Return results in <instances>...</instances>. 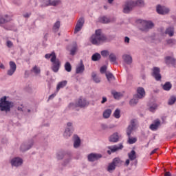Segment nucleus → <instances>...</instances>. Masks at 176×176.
Segmentation results:
<instances>
[{
	"mask_svg": "<svg viewBox=\"0 0 176 176\" xmlns=\"http://www.w3.org/2000/svg\"><path fill=\"white\" fill-rule=\"evenodd\" d=\"M172 87L173 85H171V83L170 82H167L163 85L162 89H164L166 91H168L171 90Z\"/></svg>",
	"mask_w": 176,
	"mask_h": 176,
	"instance_id": "c9c22d12",
	"label": "nucleus"
},
{
	"mask_svg": "<svg viewBox=\"0 0 176 176\" xmlns=\"http://www.w3.org/2000/svg\"><path fill=\"white\" fill-rule=\"evenodd\" d=\"M65 69L67 72H71V71H72V66H71V63H69V62H67L65 64Z\"/></svg>",
	"mask_w": 176,
	"mask_h": 176,
	"instance_id": "ea45409f",
	"label": "nucleus"
},
{
	"mask_svg": "<svg viewBox=\"0 0 176 176\" xmlns=\"http://www.w3.org/2000/svg\"><path fill=\"white\" fill-rule=\"evenodd\" d=\"M128 157L129 160L131 162L137 159V153H135V151L132 150L130 153H129Z\"/></svg>",
	"mask_w": 176,
	"mask_h": 176,
	"instance_id": "393cba45",
	"label": "nucleus"
},
{
	"mask_svg": "<svg viewBox=\"0 0 176 176\" xmlns=\"http://www.w3.org/2000/svg\"><path fill=\"white\" fill-rule=\"evenodd\" d=\"M120 137H122V135H120L119 133L116 132L109 137V140L110 142H118Z\"/></svg>",
	"mask_w": 176,
	"mask_h": 176,
	"instance_id": "6ab92c4d",
	"label": "nucleus"
},
{
	"mask_svg": "<svg viewBox=\"0 0 176 176\" xmlns=\"http://www.w3.org/2000/svg\"><path fill=\"white\" fill-rule=\"evenodd\" d=\"M32 72H34L36 75H39V74H41V67L38 66L33 67Z\"/></svg>",
	"mask_w": 176,
	"mask_h": 176,
	"instance_id": "e433bc0d",
	"label": "nucleus"
},
{
	"mask_svg": "<svg viewBox=\"0 0 176 176\" xmlns=\"http://www.w3.org/2000/svg\"><path fill=\"white\" fill-rule=\"evenodd\" d=\"M0 68L1 69H5V65H3V64H0Z\"/></svg>",
	"mask_w": 176,
	"mask_h": 176,
	"instance_id": "338daca9",
	"label": "nucleus"
},
{
	"mask_svg": "<svg viewBox=\"0 0 176 176\" xmlns=\"http://www.w3.org/2000/svg\"><path fill=\"white\" fill-rule=\"evenodd\" d=\"M61 25V22L60 21H56L53 25L52 30L54 32H58L60 30V27Z\"/></svg>",
	"mask_w": 176,
	"mask_h": 176,
	"instance_id": "bb28decb",
	"label": "nucleus"
},
{
	"mask_svg": "<svg viewBox=\"0 0 176 176\" xmlns=\"http://www.w3.org/2000/svg\"><path fill=\"white\" fill-rule=\"evenodd\" d=\"M113 116L116 119H119L120 118V110L118 109H116L113 113Z\"/></svg>",
	"mask_w": 176,
	"mask_h": 176,
	"instance_id": "09e8293b",
	"label": "nucleus"
},
{
	"mask_svg": "<svg viewBox=\"0 0 176 176\" xmlns=\"http://www.w3.org/2000/svg\"><path fill=\"white\" fill-rule=\"evenodd\" d=\"M156 10L159 14H168L170 13V8L160 5L157 6Z\"/></svg>",
	"mask_w": 176,
	"mask_h": 176,
	"instance_id": "9d476101",
	"label": "nucleus"
},
{
	"mask_svg": "<svg viewBox=\"0 0 176 176\" xmlns=\"http://www.w3.org/2000/svg\"><path fill=\"white\" fill-rule=\"evenodd\" d=\"M6 45L8 47H13V43L10 41H7Z\"/></svg>",
	"mask_w": 176,
	"mask_h": 176,
	"instance_id": "13d9d810",
	"label": "nucleus"
},
{
	"mask_svg": "<svg viewBox=\"0 0 176 176\" xmlns=\"http://www.w3.org/2000/svg\"><path fill=\"white\" fill-rule=\"evenodd\" d=\"M112 113V110L111 109H107L103 111V118L104 119H108L111 114Z\"/></svg>",
	"mask_w": 176,
	"mask_h": 176,
	"instance_id": "7c9ffc66",
	"label": "nucleus"
},
{
	"mask_svg": "<svg viewBox=\"0 0 176 176\" xmlns=\"http://www.w3.org/2000/svg\"><path fill=\"white\" fill-rule=\"evenodd\" d=\"M67 80H63L58 83L56 86V92L58 93L60 91V89H64L67 86Z\"/></svg>",
	"mask_w": 176,
	"mask_h": 176,
	"instance_id": "5701e85b",
	"label": "nucleus"
},
{
	"mask_svg": "<svg viewBox=\"0 0 176 176\" xmlns=\"http://www.w3.org/2000/svg\"><path fill=\"white\" fill-rule=\"evenodd\" d=\"M85 72V65H83V62H80V63L76 66V74H83Z\"/></svg>",
	"mask_w": 176,
	"mask_h": 176,
	"instance_id": "412c9836",
	"label": "nucleus"
},
{
	"mask_svg": "<svg viewBox=\"0 0 176 176\" xmlns=\"http://www.w3.org/2000/svg\"><path fill=\"white\" fill-rule=\"evenodd\" d=\"M142 24L144 27V30H151L155 27V24H153V22L151 21H143Z\"/></svg>",
	"mask_w": 176,
	"mask_h": 176,
	"instance_id": "f3484780",
	"label": "nucleus"
},
{
	"mask_svg": "<svg viewBox=\"0 0 176 176\" xmlns=\"http://www.w3.org/2000/svg\"><path fill=\"white\" fill-rule=\"evenodd\" d=\"M140 100V98H137L135 96V95L133 96V98H132L129 104L130 105H131L132 107H134V105H136V104H138V100Z\"/></svg>",
	"mask_w": 176,
	"mask_h": 176,
	"instance_id": "f704fd0d",
	"label": "nucleus"
},
{
	"mask_svg": "<svg viewBox=\"0 0 176 176\" xmlns=\"http://www.w3.org/2000/svg\"><path fill=\"white\" fill-rule=\"evenodd\" d=\"M99 21L103 24H107V23H109V19L106 16H102L99 18Z\"/></svg>",
	"mask_w": 176,
	"mask_h": 176,
	"instance_id": "4c0bfd02",
	"label": "nucleus"
},
{
	"mask_svg": "<svg viewBox=\"0 0 176 176\" xmlns=\"http://www.w3.org/2000/svg\"><path fill=\"white\" fill-rule=\"evenodd\" d=\"M32 145H34V141L30 140L27 142H24L21 145L20 149L22 152H25V151H28V149H31L32 147Z\"/></svg>",
	"mask_w": 176,
	"mask_h": 176,
	"instance_id": "f8f14e48",
	"label": "nucleus"
},
{
	"mask_svg": "<svg viewBox=\"0 0 176 176\" xmlns=\"http://www.w3.org/2000/svg\"><path fill=\"white\" fill-rule=\"evenodd\" d=\"M71 135H72V131H71V129H69V128H65L63 133L64 138L68 139Z\"/></svg>",
	"mask_w": 176,
	"mask_h": 176,
	"instance_id": "cd10ccee",
	"label": "nucleus"
},
{
	"mask_svg": "<svg viewBox=\"0 0 176 176\" xmlns=\"http://www.w3.org/2000/svg\"><path fill=\"white\" fill-rule=\"evenodd\" d=\"M89 102L85 98L80 97L76 103H70L68 106L69 109H75L80 107V108H85L88 107Z\"/></svg>",
	"mask_w": 176,
	"mask_h": 176,
	"instance_id": "20e7f679",
	"label": "nucleus"
},
{
	"mask_svg": "<svg viewBox=\"0 0 176 176\" xmlns=\"http://www.w3.org/2000/svg\"><path fill=\"white\" fill-rule=\"evenodd\" d=\"M133 130H135V121H134V120H132L131 121V124L128 126L126 129V134L128 135L127 142L130 145L135 144L137 142V138L131 137V133H133Z\"/></svg>",
	"mask_w": 176,
	"mask_h": 176,
	"instance_id": "7ed1b4c3",
	"label": "nucleus"
},
{
	"mask_svg": "<svg viewBox=\"0 0 176 176\" xmlns=\"http://www.w3.org/2000/svg\"><path fill=\"white\" fill-rule=\"evenodd\" d=\"M51 63H52V69L53 72H58V69H60V65L61 63L60 60L56 58V56H54L50 60Z\"/></svg>",
	"mask_w": 176,
	"mask_h": 176,
	"instance_id": "39448f33",
	"label": "nucleus"
},
{
	"mask_svg": "<svg viewBox=\"0 0 176 176\" xmlns=\"http://www.w3.org/2000/svg\"><path fill=\"white\" fill-rule=\"evenodd\" d=\"M119 163H120V159L114 158L113 160V162L109 164V166L107 167V171H109V173H112V171L115 170L116 166H118V164H119Z\"/></svg>",
	"mask_w": 176,
	"mask_h": 176,
	"instance_id": "1a4fd4ad",
	"label": "nucleus"
},
{
	"mask_svg": "<svg viewBox=\"0 0 176 176\" xmlns=\"http://www.w3.org/2000/svg\"><path fill=\"white\" fill-rule=\"evenodd\" d=\"M164 176H171V173H170V172H166Z\"/></svg>",
	"mask_w": 176,
	"mask_h": 176,
	"instance_id": "774afa93",
	"label": "nucleus"
},
{
	"mask_svg": "<svg viewBox=\"0 0 176 176\" xmlns=\"http://www.w3.org/2000/svg\"><path fill=\"white\" fill-rule=\"evenodd\" d=\"M12 16L6 15L4 18L0 16V25L3 24L5 23H9V21H12Z\"/></svg>",
	"mask_w": 176,
	"mask_h": 176,
	"instance_id": "4be33fe9",
	"label": "nucleus"
},
{
	"mask_svg": "<svg viewBox=\"0 0 176 176\" xmlns=\"http://www.w3.org/2000/svg\"><path fill=\"white\" fill-rule=\"evenodd\" d=\"M56 97V94H52L49 96L48 99L52 100V98H54Z\"/></svg>",
	"mask_w": 176,
	"mask_h": 176,
	"instance_id": "680f3d73",
	"label": "nucleus"
},
{
	"mask_svg": "<svg viewBox=\"0 0 176 176\" xmlns=\"http://www.w3.org/2000/svg\"><path fill=\"white\" fill-rule=\"evenodd\" d=\"M71 160H72V158L71 157H68L67 158L65 159L62 163V166H63L64 167H65V166H68V164L71 163Z\"/></svg>",
	"mask_w": 176,
	"mask_h": 176,
	"instance_id": "58836bf2",
	"label": "nucleus"
},
{
	"mask_svg": "<svg viewBox=\"0 0 176 176\" xmlns=\"http://www.w3.org/2000/svg\"><path fill=\"white\" fill-rule=\"evenodd\" d=\"M14 107L13 102L8 100L6 96L0 98V111L1 112H10V109Z\"/></svg>",
	"mask_w": 176,
	"mask_h": 176,
	"instance_id": "f03ea898",
	"label": "nucleus"
},
{
	"mask_svg": "<svg viewBox=\"0 0 176 176\" xmlns=\"http://www.w3.org/2000/svg\"><path fill=\"white\" fill-rule=\"evenodd\" d=\"M84 24H85V19L82 17L80 18L78 20L77 23L76 25V27L74 29V34H78V32H79V31H80L82 28H83Z\"/></svg>",
	"mask_w": 176,
	"mask_h": 176,
	"instance_id": "9b49d317",
	"label": "nucleus"
},
{
	"mask_svg": "<svg viewBox=\"0 0 176 176\" xmlns=\"http://www.w3.org/2000/svg\"><path fill=\"white\" fill-rule=\"evenodd\" d=\"M106 77H107V79L109 82H111V80H113V79H115V77L113 76V74H112L110 72H107L106 73Z\"/></svg>",
	"mask_w": 176,
	"mask_h": 176,
	"instance_id": "c03bdc74",
	"label": "nucleus"
},
{
	"mask_svg": "<svg viewBox=\"0 0 176 176\" xmlns=\"http://www.w3.org/2000/svg\"><path fill=\"white\" fill-rule=\"evenodd\" d=\"M157 151V148H155L154 150H153V151L151 152L150 155H153L154 153H156Z\"/></svg>",
	"mask_w": 176,
	"mask_h": 176,
	"instance_id": "e2e57ef3",
	"label": "nucleus"
},
{
	"mask_svg": "<svg viewBox=\"0 0 176 176\" xmlns=\"http://www.w3.org/2000/svg\"><path fill=\"white\" fill-rule=\"evenodd\" d=\"M165 63L168 65H169V64H171L172 65H174V64H175V58H174L171 56H166L165 58Z\"/></svg>",
	"mask_w": 176,
	"mask_h": 176,
	"instance_id": "a878e982",
	"label": "nucleus"
},
{
	"mask_svg": "<svg viewBox=\"0 0 176 176\" xmlns=\"http://www.w3.org/2000/svg\"><path fill=\"white\" fill-rule=\"evenodd\" d=\"M133 8H134V1H126L123 6V12L126 14L129 13L133 10Z\"/></svg>",
	"mask_w": 176,
	"mask_h": 176,
	"instance_id": "6e6552de",
	"label": "nucleus"
},
{
	"mask_svg": "<svg viewBox=\"0 0 176 176\" xmlns=\"http://www.w3.org/2000/svg\"><path fill=\"white\" fill-rule=\"evenodd\" d=\"M73 141H74V148L78 149L79 146H80V138L78 136V135H74L73 136Z\"/></svg>",
	"mask_w": 176,
	"mask_h": 176,
	"instance_id": "a211bd4d",
	"label": "nucleus"
},
{
	"mask_svg": "<svg viewBox=\"0 0 176 176\" xmlns=\"http://www.w3.org/2000/svg\"><path fill=\"white\" fill-rule=\"evenodd\" d=\"M107 41V36L102 34L101 32V30H97L95 32V34H93L90 38V42L92 45H101V43H104Z\"/></svg>",
	"mask_w": 176,
	"mask_h": 176,
	"instance_id": "f257e3e1",
	"label": "nucleus"
},
{
	"mask_svg": "<svg viewBox=\"0 0 176 176\" xmlns=\"http://www.w3.org/2000/svg\"><path fill=\"white\" fill-rule=\"evenodd\" d=\"M17 110L19 111V112H23V113H30L31 112V110L27 109V107H24L23 104L18 107Z\"/></svg>",
	"mask_w": 176,
	"mask_h": 176,
	"instance_id": "c85d7f7f",
	"label": "nucleus"
},
{
	"mask_svg": "<svg viewBox=\"0 0 176 176\" xmlns=\"http://www.w3.org/2000/svg\"><path fill=\"white\" fill-rule=\"evenodd\" d=\"M10 69L7 72V75L9 76H12L14 72H16V69L17 68V66L16 65V63L13 61L10 62Z\"/></svg>",
	"mask_w": 176,
	"mask_h": 176,
	"instance_id": "4468645a",
	"label": "nucleus"
},
{
	"mask_svg": "<svg viewBox=\"0 0 176 176\" xmlns=\"http://www.w3.org/2000/svg\"><path fill=\"white\" fill-rule=\"evenodd\" d=\"M107 153L111 155V153H115V152H118V151H122L123 149V144L120 143L117 145L109 146L108 147Z\"/></svg>",
	"mask_w": 176,
	"mask_h": 176,
	"instance_id": "0eeeda50",
	"label": "nucleus"
},
{
	"mask_svg": "<svg viewBox=\"0 0 176 176\" xmlns=\"http://www.w3.org/2000/svg\"><path fill=\"white\" fill-rule=\"evenodd\" d=\"M109 58L110 63L112 64H118V61L116 60V55L113 53H111L109 56Z\"/></svg>",
	"mask_w": 176,
	"mask_h": 176,
	"instance_id": "c756f323",
	"label": "nucleus"
},
{
	"mask_svg": "<svg viewBox=\"0 0 176 176\" xmlns=\"http://www.w3.org/2000/svg\"><path fill=\"white\" fill-rule=\"evenodd\" d=\"M67 154L64 151H59L56 153L57 160H63V157H65Z\"/></svg>",
	"mask_w": 176,
	"mask_h": 176,
	"instance_id": "2f4dec72",
	"label": "nucleus"
},
{
	"mask_svg": "<svg viewBox=\"0 0 176 176\" xmlns=\"http://www.w3.org/2000/svg\"><path fill=\"white\" fill-rule=\"evenodd\" d=\"M78 49V47L76 46V44H75V45L72 48V50H70V54L72 56H74L75 53H76V50Z\"/></svg>",
	"mask_w": 176,
	"mask_h": 176,
	"instance_id": "603ef678",
	"label": "nucleus"
},
{
	"mask_svg": "<svg viewBox=\"0 0 176 176\" xmlns=\"http://www.w3.org/2000/svg\"><path fill=\"white\" fill-rule=\"evenodd\" d=\"M47 6H52V0H45L43 4L41 5V8H46Z\"/></svg>",
	"mask_w": 176,
	"mask_h": 176,
	"instance_id": "a18cd8bd",
	"label": "nucleus"
},
{
	"mask_svg": "<svg viewBox=\"0 0 176 176\" xmlns=\"http://www.w3.org/2000/svg\"><path fill=\"white\" fill-rule=\"evenodd\" d=\"M53 57H55V58H57V56H56V53L54 52H52L51 54H46L45 55V58H47V59H49V58H53Z\"/></svg>",
	"mask_w": 176,
	"mask_h": 176,
	"instance_id": "de8ad7c7",
	"label": "nucleus"
},
{
	"mask_svg": "<svg viewBox=\"0 0 176 176\" xmlns=\"http://www.w3.org/2000/svg\"><path fill=\"white\" fill-rule=\"evenodd\" d=\"M107 101H108V99H107V97H102L101 104H105V102H107Z\"/></svg>",
	"mask_w": 176,
	"mask_h": 176,
	"instance_id": "bf43d9fd",
	"label": "nucleus"
},
{
	"mask_svg": "<svg viewBox=\"0 0 176 176\" xmlns=\"http://www.w3.org/2000/svg\"><path fill=\"white\" fill-rule=\"evenodd\" d=\"M144 5H145L144 0H138L134 1V6H144Z\"/></svg>",
	"mask_w": 176,
	"mask_h": 176,
	"instance_id": "49530a36",
	"label": "nucleus"
},
{
	"mask_svg": "<svg viewBox=\"0 0 176 176\" xmlns=\"http://www.w3.org/2000/svg\"><path fill=\"white\" fill-rule=\"evenodd\" d=\"M135 96L140 100L144 98L145 97V89L141 87H138L137 94Z\"/></svg>",
	"mask_w": 176,
	"mask_h": 176,
	"instance_id": "dca6fc26",
	"label": "nucleus"
},
{
	"mask_svg": "<svg viewBox=\"0 0 176 176\" xmlns=\"http://www.w3.org/2000/svg\"><path fill=\"white\" fill-rule=\"evenodd\" d=\"M122 60L128 65H130L133 63V58L129 54L122 55Z\"/></svg>",
	"mask_w": 176,
	"mask_h": 176,
	"instance_id": "aec40b11",
	"label": "nucleus"
},
{
	"mask_svg": "<svg viewBox=\"0 0 176 176\" xmlns=\"http://www.w3.org/2000/svg\"><path fill=\"white\" fill-rule=\"evenodd\" d=\"M153 76L157 80H160L162 79V76L160 75V69L159 67H153Z\"/></svg>",
	"mask_w": 176,
	"mask_h": 176,
	"instance_id": "2eb2a0df",
	"label": "nucleus"
},
{
	"mask_svg": "<svg viewBox=\"0 0 176 176\" xmlns=\"http://www.w3.org/2000/svg\"><path fill=\"white\" fill-rule=\"evenodd\" d=\"M60 3H61L60 0H51V6H58Z\"/></svg>",
	"mask_w": 176,
	"mask_h": 176,
	"instance_id": "3c124183",
	"label": "nucleus"
},
{
	"mask_svg": "<svg viewBox=\"0 0 176 176\" xmlns=\"http://www.w3.org/2000/svg\"><path fill=\"white\" fill-rule=\"evenodd\" d=\"M124 42H125V43H130V38L126 36L124 38Z\"/></svg>",
	"mask_w": 176,
	"mask_h": 176,
	"instance_id": "052dcab7",
	"label": "nucleus"
},
{
	"mask_svg": "<svg viewBox=\"0 0 176 176\" xmlns=\"http://www.w3.org/2000/svg\"><path fill=\"white\" fill-rule=\"evenodd\" d=\"M73 128H74V124L72 122H69L67 123L66 129H69V130L71 131L72 130Z\"/></svg>",
	"mask_w": 176,
	"mask_h": 176,
	"instance_id": "6e6d98bb",
	"label": "nucleus"
},
{
	"mask_svg": "<svg viewBox=\"0 0 176 176\" xmlns=\"http://www.w3.org/2000/svg\"><path fill=\"white\" fill-rule=\"evenodd\" d=\"M102 155L100 153H90L87 156V159L89 162H96V160H98V159H101Z\"/></svg>",
	"mask_w": 176,
	"mask_h": 176,
	"instance_id": "ddd939ff",
	"label": "nucleus"
},
{
	"mask_svg": "<svg viewBox=\"0 0 176 176\" xmlns=\"http://www.w3.org/2000/svg\"><path fill=\"white\" fill-rule=\"evenodd\" d=\"M167 45H169V46H174V45L176 44L175 39H168L166 40Z\"/></svg>",
	"mask_w": 176,
	"mask_h": 176,
	"instance_id": "8fccbe9b",
	"label": "nucleus"
},
{
	"mask_svg": "<svg viewBox=\"0 0 176 176\" xmlns=\"http://www.w3.org/2000/svg\"><path fill=\"white\" fill-rule=\"evenodd\" d=\"M23 159L19 157H15L10 161L12 167H21L23 166Z\"/></svg>",
	"mask_w": 176,
	"mask_h": 176,
	"instance_id": "423d86ee",
	"label": "nucleus"
},
{
	"mask_svg": "<svg viewBox=\"0 0 176 176\" xmlns=\"http://www.w3.org/2000/svg\"><path fill=\"white\" fill-rule=\"evenodd\" d=\"M105 72H107V66H102L100 68V73L101 74H105Z\"/></svg>",
	"mask_w": 176,
	"mask_h": 176,
	"instance_id": "4d7b16f0",
	"label": "nucleus"
},
{
	"mask_svg": "<svg viewBox=\"0 0 176 176\" xmlns=\"http://www.w3.org/2000/svg\"><path fill=\"white\" fill-rule=\"evenodd\" d=\"M101 56H102V57H108V56H109V52L107 50H103L100 52Z\"/></svg>",
	"mask_w": 176,
	"mask_h": 176,
	"instance_id": "864d4df0",
	"label": "nucleus"
},
{
	"mask_svg": "<svg viewBox=\"0 0 176 176\" xmlns=\"http://www.w3.org/2000/svg\"><path fill=\"white\" fill-rule=\"evenodd\" d=\"M175 101H176V97L174 96H172L168 99V105H173V104H175Z\"/></svg>",
	"mask_w": 176,
	"mask_h": 176,
	"instance_id": "a19ab883",
	"label": "nucleus"
},
{
	"mask_svg": "<svg viewBox=\"0 0 176 176\" xmlns=\"http://www.w3.org/2000/svg\"><path fill=\"white\" fill-rule=\"evenodd\" d=\"M23 17H25V19H28V17H30V14L28 13L24 14Z\"/></svg>",
	"mask_w": 176,
	"mask_h": 176,
	"instance_id": "0e129e2a",
	"label": "nucleus"
},
{
	"mask_svg": "<svg viewBox=\"0 0 176 176\" xmlns=\"http://www.w3.org/2000/svg\"><path fill=\"white\" fill-rule=\"evenodd\" d=\"M92 61H100L101 60V55L99 53H95L91 56Z\"/></svg>",
	"mask_w": 176,
	"mask_h": 176,
	"instance_id": "72a5a7b5",
	"label": "nucleus"
},
{
	"mask_svg": "<svg viewBox=\"0 0 176 176\" xmlns=\"http://www.w3.org/2000/svg\"><path fill=\"white\" fill-rule=\"evenodd\" d=\"M165 34L166 35H168V36H174V28H173V27L168 28L165 31Z\"/></svg>",
	"mask_w": 176,
	"mask_h": 176,
	"instance_id": "473e14b6",
	"label": "nucleus"
},
{
	"mask_svg": "<svg viewBox=\"0 0 176 176\" xmlns=\"http://www.w3.org/2000/svg\"><path fill=\"white\" fill-rule=\"evenodd\" d=\"M92 79L96 83H100V82H101V78L97 76V75H96V73L92 74Z\"/></svg>",
	"mask_w": 176,
	"mask_h": 176,
	"instance_id": "79ce46f5",
	"label": "nucleus"
},
{
	"mask_svg": "<svg viewBox=\"0 0 176 176\" xmlns=\"http://www.w3.org/2000/svg\"><path fill=\"white\" fill-rule=\"evenodd\" d=\"M125 164H126V166H129V164H130V159L126 160Z\"/></svg>",
	"mask_w": 176,
	"mask_h": 176,
	"instance_id": "69168bd1",
	"label": "nucleus"
},
{
	"mask_svg": "<svg viewBox=\"0 0 176 176\" xmlns=\"http://www.w3.org/2000/svg\"><path fill=\"white\" fill-rule=\"evenodd\" d=\"M113 96L116 100H119V98H122V97H123V94L120 92H113Z\"/></svg>",
	"mask_w": 176,
	"mask_h": 176,
	"instance_id": "37998d69",
	"label": "nucleus"
},
{
	"mask_svg": "<svg viewBox=\"0 0 176 176\" xmlns=\"http://www.w3.org/2000/svg\"><path fill=\"white\" fill-rule=\"evenodd\" d=\"M157 108V104H154L151 107H149V111L151 112H155V110Z\"/></svg>",
	"mask_w": 176,
	"mask_h": 176,
	"instance_id": "5fc2aeb1",
	"label": "nucleus"
},
{
	"mask_svg": "<svg viewBox=\"0 0 176 176\" xmlns=\"http://www.w3.org/2000/svg\"><path fill=\"white\" fill-rule=\"evenodd\" d=\"M159 126H160V121L156 120L153 124L150 125V129L152 130V131H156V130L159 129Z\"/></svg>",
	"mask_w": 176,
	"mask_h": 176,
	"instance_id": "b1692460",
	"label": "nucleus"
}]
</instances>
